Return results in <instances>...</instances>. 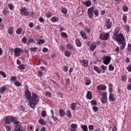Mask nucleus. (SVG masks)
Masks as SVG:
<instances>
[{
	"label": "nucleus",
	"instance_id": "46",
	"mask_svg": "<svg viewBox=\"0 0 131 131\" xmlns=\"http://www.w3.org/2000/svg\"><path fill=\"white\" fill-rule=\"evenodd\" d=\"M67 116H68V117H71V112H70V110H68L67 111Z\"/></svg>",
	"mask_w": 131,
	"mask_h": 131
},
{
	"label": "nucleus",
	"instance_id": "3",
	"mask_svg": "<svg viewBox=\"0 0 131 131\" xmlns=\"http://www.w3.org/2000/svg\"><path fill=\"white\" fill-rule=\"evenodd\" d=\"M113 38H114L115 40L117 41L118 43L119 42H121V41H125L124 36L122 33H120L119 34H118L117 36L113 37Z\"/></svg>",
	"mask_w": 131,
	"mask_h": 131
},
{
	"label": "nucleus",
	"instance_id": "54",
	"mask_svg": "<svg viewBox=\"0 0 131 131\" xmlns=\"http://www.w3.org/2000/svg\"><path fill=\"white\" fill-rule=\"evenodd\" d=\"M22 41L23 42H24V43H26L27 41V38L26 37H24L22 39Z\"/></svg>",
	"mask_w": 131,
	"mask_h": 131
},
{
	"label": "nucleus",
	"instance_id": "41",
	"mask_svg": "<svg viewBox=\"0 0 131 131\" xmlns=\"http://www.w3.org/2000/svg\"><path fill=\"white\" fill-rule=\"evenodd\" d=\"M91 80H89L86 79V80L85 81V83L86 85H90V84L91 83Z\"/></svg>",
	"mask_w": 131,
	"mask_h": 131
},
{
	"label": "nucleus",
	"instance_id": "24",
	"mask_svg": "<svg viewBox=\"0 0 131 131\" xmlns=\"http://www.w3.org/2000/svg\"><path fill=\"white\" fill-rule=\"evenodd\" d=\"M72 110H75L76 109V103H72L71 105Z\"/></svg>",
	"mask_w": 131,
	"mask_h": 131
},
{
	"label": "nucleus",
	"instance_id": "11",
	"mask_svg": "<svg viewBox=\"0 0 131 131\" xmlns=\"http://www.w3.org/2000/svg\"><path fill=\"white\" fill-rule=\"evenodd\" d=\"M106 28L107 29H111V27H112V22L110 21V18H107L106 19Z\"/></svg>",
	"mask_w": 131,
	"mask_h": 131
},
{
	"label": "nucleus",
	"instance_id": "5",
	"mask_svg": "<svg viewBox=\"0 0 131 131\" xmlns=\"http://www.w3.org/2000/svg\"><path fill=\"white\" fill-rule=\"evenodd\" d=\"M22 53V49L20 48H15L14 49V56L15 57H19Z\"/></svg>",
	"mask_w": 131,
	"mask_h": 131
},
{
	"label": "nucleus",
	"instance_id": "36",
	"mask_svg": "<svg viewBox=\"0 0 131 131\" xmlns=\"http://www.w3.org/2000/svg\"><path fill=\"white\" fill-rule=\"evenodd\" d=\"M118 33H119V30L117 29L115 30V32L113 33V35H114V37L117 35H118Z\"/></svg>",
	"mask_w": 131,
	"mask_h": 131
},
{
	"label": "nucleus",
	"instance_id": "19",
	"mask_svg": "<svg viewBox=\"0 0 131 131\" xmlns=\"http://www.w3.org/2000/svg\"><path fill=\"white\" fill-rule=\"evenodd\" d=\"M86 98L89 99V100H92L93 99V96H92V92L90 91H88L86 94Z\"/></svg>",
	"mask_w": 131,
	"mask_h": 131
},
{
	"label": "nucleus",
	"instance_id": "45",
	"mask_svg": "<svg viewBox=\"0 0 131 131\" xmlns=\"http://www.w3.org/2000/svg\"><path fill=\"white\" fill-rule=\"evenodd\" d=\"M123 11L124 12H127V11H128V8H127V7H126V6H124L123 7Z\"/></svg>",
	"mask_w": 131,
	"mask_h": 131
},
{
	"label": "nucleus",
	"instance_id": "2",
	"mask_svg": "<svg viewBox=\"0 0 131 131\" xmlns=\"http://www.w3.org/2000/svg\"><path fill=\"white\" fill-rule=\"evenodd\" d=\"M5 121L6 124H11L10 122L14 123V124H18L19 123V121L17 120L15 117L7 116L5 118Z\"/></svg>",
	"mask_w": 131,
	"mask_h": 131
},
{
	"label": "nucleus",
	"instance_id": "33",
	"mask_svg": "<svg viewBox=\"0 0 131 131\" xmlns=\"http://www.w3.org/2000/svg\"><path fill=\"white\" fill-rule=\"evenodd\" d=\"M91 105L92 106H97V101L93 100L91 101Z\"/></svg>",
	"mask_w": 131,
	"mask_h": 131
},
{
	"label": "nucleus",
	"instance_id": "59",
	"mask_svg": "<svg viewBox=\"0 0 131 131\" xmlns=\"http://www.w3.org/2000/svg\"><path fill=\"white\" fill-rule=\"evenodd\" d=\"M48 51V48H43L42 52H43V53H47Z\"/></svg>",
	"mask_w": 131,
	"mask_h": 131
},
{
	"label": "nucleus",
	"instance_id": "15",
	"mask_svg": "<svg viewBox=\"0 0 131 131\" xmlns=\"http://www.w3.org/2000/svg\"><path fill=\"white\" fill-rule=\"evenodd\" d=\"M82 4L86 7H90L92 5V2L91 1H87L85 2H82Z\"/></svg>",
	"mask_w": 131,
	"mask_h": 131
},
{
	"label": "nucleus",
	"instance_id": "60",
	"mask_svg": "<svg viewBox=\"0 0 131 131\" xmlns=\"http://www.w3.org/2000/svg\"><path fill=\"white\" fill-rule=\"evenodd\" d=\"M122 79L123 81H125L126 80V77L125 76H122Z\"/></svg>",
	"mask_w": 131,
	"mask_h": 131
},
{
	"label": "nucleus",
	"instance_id": "42",
	"mask_svg": "<svg viewBox=\"0 0 131 131\" xmlns=\"http://www.w3.org/2000/svg\"><path fill=\"white\" fill-rule=\"evenodd\" d=\"M16 34H20L22 32V29L19 28L18 29H17L16 31Z\"/></svg>",
	"mask_w": 131,
	"mask_h": 131
},
{
	"label": "nucleus",
	"instance_id": "9",
	"mask_svg": "<svg viewBox=\"0 0 131 131\" xmlns=\"http://www.w3.org/2000/svg\"><path fill=\"white\" fill-rule=\"evenodd\" d=\"M108 37H109L108 33H106L104 34H101L100 35V38L102 39V40H107V39H108Z\"/></svg>",
	"mask_w": 131,
	"mask_h": 131
},
{
	"label": "nucleus",
	"instance_id": "44",
	"mask_svg": "<svg viewBox=\"0 0 131 131\" xmlns=\"http://www.w3.org/2000/svg\"><path fill=\"white\" fill-rule=\"evenodd\" d=\"M127 16L126 15H124V16L123 17V20L125 23H126L127 22Z\"/></svg>",
	"mask_w": 131,
	"mask_h": 131
},
{
	"label": "nucleus",
	"instance_id": "58",
	"mask_svg": "<svg viewBox=\"0 0 131 131\" xmlns=\"http://www.w3.org/2000/svg\"><path fill=\"white\" fill-rule=\"evenodd\" d=\"M102 70H106L107 69V67H105L104 66H101Z\"/></svg>",
	"mask_w": 131,
	"mask_h": 131
},
{
	"label": "nucleus",
	"instance_id": "30",
	"mask_svg": "<svg viewBox=\"0 0 131 131\" xmlns=\"http://www.w3.org/2000/svg\"><path fill=\"white\" fill-rule=\"evenodd\" d=\"M59 114L60 116H64V115H65V112H64L63 110H60Z\"/></svg>",
	"mask_w": 131,
	"mask_h": 131
},
{
	"label": "nucleus",
	"instance_id": "26",
	"mask_svg": "<svg viewBox=\"0 0 131 131\" xmlns=\"http://www.w3.org/2000/svg\"><path fill=\"white\" fill-rule=\"evenodd\" d=\"M64 55L67 57H70V56H71V53H70V52H69V51H66L64 52Z\"/></svg>",
	"mask_w": 131,
	"mask_h": 131
},
{
	"label": "nucleus",
	"instance_id": "22",
	"mask_svg": "<svg viewBox=\"0 0 131 131\" xmlns=\"http://www.w3.org/2000/svg\"><path fill=\"white\" fill-rule=\"evenodd\" d=\"M94 69L97 73H101L102 71H101V69H100L97 66H94Z\"/></svg>",
	"mask_w": 131,
	"mask_h": 131
},
{
	"label": "nucleus",
	"instance_id": "12",
	"mask_svg": "<svg viewBox=\"0 0 131 131\" xmlns=\"http://www.w3.org/2000/svg\"><path fill=\"white\" fill-rule=\"evenodd\" d=\"M13 131H23V127L19 124L15 125V128Z\"/></svg>",
	"mask_w": 131,
	"mask_h": 131
},
{
	"label": "nucleus",
	"instance_id": "20",
	"mask_svg": "<svg viewBox=\"0 0 131 131\" xmlns=\"http://www.w3.org/2000/svg\"><path fill=\"white\" fill-rule=\"evenodd\" d=\"M7 90V86H4L3 87H1L0 88V94H4L5 92H6V90Z\"/></svg>",
	"mask_w": 131,
	"mask_h": 131
},
{
	"label": "nucleus",
	"instance_id": "28",
	"mask_svg": "<svg viewBox=\"0 0 131 131\" xmlns=\"http://www.w3.org/2000/svg\"><path fill=\"white\" fill-rule=\"evenodd\" d=\"M41 115L42 117H46L47 116V112L46 111H42Z\"/></svg>",
	"mask_w": 131,
	"mask_h": 131
},
{
	"label": "nucleus",
	"instance_id": "55",
	"mask_svg": "<svg viewBox=\"0 0 131 131\" xmlns=\"http://www.w3.org/2000/svg\"><path fill=\"white\" fill-rule=\"evenodd\" d=\"M127 70L129 72H131V64H129V66L127 67Z\"/></svg>",
	"mask_w": 131,
	"mask_h": 131
},
{
	"label": "nucleus",
	"instance_id": "35",
	"mask_svg": "<svg viewBox=\"0 0 131 131\" xmlns=\"http://www.w3.org/2000/svg\"><path fill=\"white\" fill-rule=\"evenodd\" d=\"M61 36L63 37L68 38V35H67V33L65 32H62L61 33Z\"/></svg>",
	"mask_w": 131,
	"mask_h": 131
},
{
	"label": "nucleus",
	"instance_id": "21",
	"mask_svg": "<svg viewBox=\"0 0 131 131\" xmlns=\"http://www.w3.org/2000/svg\"><path fill=\"white\" fill-rule=\"evenodd\" d=\"M76 43L77 47H78L79 48H80V47H81V42L79 39H76Z\"/></svg>",
	"mask_w": 131,
	"mask_h": 131
},
{
	"label": "nucleus",
	"instance_id": "57",
	"mask_svg": "<svg viewBox=\"0 0 131 131\" xmlns=\"http://www.w3.org/2000/svg\"><path fill=\"white\" fill-rule=\"evenodd\" d=\"M89 128L90 130H93V129H94V125H89Z\"/></svg>",
	"mask_w": 131,
	"mask_h": 131
},
{
	"label": "nucleus",
	"instance_id": "14",
	"mask_svg": "<svg viewBox=\"0 0 131 131\" xmlns=\"http://www.w3.org/2000/svg\"><path fill=\"white\" fill-rule=\"evenodd\" d=\"M97 89L98 90V91H106V86H105V85H98L97 87Z\"/></svg>",
	"mask_w": 131,
	"mask_h": 131
},
{
	"label": "nucleus",
	"instance_id": "32",
	"mask_svg": "<svg viewBox=\"0 0 131 131\" xmlns=\"http://www.w3.org/2000/svg\"><path fill=\"white\" fill-rule=\"evenodd\" d=\"M16 79H17V77L16 76H13V77H11V78H10V80L11 81V82H14L15 81H16Z\"/></svg>",
	"mask_w": 131,
	"mask_h": 131
},
{
	"label": "nucleus",
	"instance_id": "37",
	"mask_svg": "<svg viewBox=\"0 0 131 131\" xmlns=\"http://www.w3.org/2000/svg\"><path fill=\"white\" fill-rule=\"evenodd\" d=\"M8 33H9V34H13V28H12V27L9 28Z\"/></svg>",
	"mask_w": 131,
	"mask_h": 131
},
{
	"label": "nucleus",
	"instance_id": "53",
	"mask_svg": "<svg viewBox=\"0 0 131 131\" xmlns=\"http://www.w3.org/2000/svg\"><path fill=\"white\" fill-rule=\"evenodd\" d=\"M5 128L7 131H11V126H10L9 125H6L5 126Z\"/></svg>",
	"mask_w": 131,
	"mask_h": 131
},
{
	"label": "nucleus",
	"instance_id": "13",
	"mask_svg": "<svg viewBox=\"0 0 131 131\" xmlns=\"http://www.w3.org/2000/svg\"><path fill=\"white\" fill-rule=\"evenodd\" d=\"M118 45L120 46L122 45L120 47V50H124L126 43L125 42V41H122L121 42H119Z\"/></svg>",
	"mask_w": 131,
	"mask_h": 131
},
{
	"label": "nucleus",
	"instance_id": "47",
	"mask_svg": "<svg viewBox=\"0 0 131 131\" xmlns=\"http://www.w3.org/2000/svg\"><path fill=\"white\" fill-rule=\"evenodd\" d=\"M67 48H69L70 50H72L73 49V46L71 44L67 45Z\"/></svg>",
	"mask_w": 131,
	"mask_h": 131
},
{
	"label": "nucleus",
	"instance_id": "1",
	"mask_svg": "<svg viewBox=\"0 0 131 131\" xmlns=\"http://www.w3.org/2000/svg\"><path fill=\"white\" fill-rule=\"evenodd\" d=\"M25 88H27V89L25 92V96L26 98L28 99L29 106L31 108H35V105H37L38 103V97H37V95L35 93H32L31 96V93L29 92V90H28L27 85H26Z\"/></svg>",
	"mask_w": 131,
	"mask_h": 131
},
{
	"label": "nucleus",
	"instance_id": "39",
	"mask_svg": "<svg viewBox=\"0 0 131 131\" xmlns=\"http://www.w3.org/2000/svg\"><path fill=\"white\" fill-rule=\"evenodd\" d=\"M108 70L110 71H113V70H114V67H113L112 64H110L108 67Z\"/></svg>",
	"mask_w": 131,
	"mask_h": 131
},
{
	"label": "nucleus",
	"instance_id": "17",
	"mask_svg": "<svg viewBox=\"0 0 131 131\" xmlns=\"http://www.w3.org/2000/svg\"><path fill=\"white\" fill-rule=\"evenodd\" d=\"M71 127L72 128V129H71V131H76V128H77V124L73 123L71 125Z\"/></svg>",
	"mask_w": 131,
	"mask_h": 131
},
{
	"label": "nucleus",
	"instance_id": "16",
	"mask_svg": "<svg viewBox=\"0 0 131 131\" xmlns=\"http://www.w3.org/2000/svg\"><path fill=\"white\" fill-rule=\"evenodd\" d=\"M96 48H97V45L96 42H93L92 44L90 46V49L91 51H94Z\"/></svg>",
	"mask_w": 131,
	"mask_h": 131
},
{
	"label": "nucleus",
	"instance_id": "31",
	"mask_svg": "<svg viewBox=\"0 0 131 131\" xmlns=\"http://www.w3.org/2000/svg\"><path fill=\"white\" fill-rule=\"evenodd\" d=\"M8 7L9 9L11 10V11L14 10V6L12 3L8 4Z\"/></svg>",
	"mask_w": 131,
	"mask_h": 131
},
{
	"label": "nucleus",
	"instance_id": "38",
	"mask_svg": "<svg viewBox=\"0 0 131 131\" xmlns=\"http://www.w3.org/2000/svg\"><path fill=\"white\" fill-rule=\"evenodd\" d=\"M61 12L62 14H64V15H66V14H67V9L66 8H62L61 9Z\"/></svg>",
	"mask_w": 131,
	"mask_h": 131
},
{
	"label": "nucleus",
	"instance_id": "7",
	"mask_svg": "<svg viewBox=\"0 0 131 131\" xmlns=\"http://www.w3.org/2000/svg\"><path fill=\"white\" fill-rule=\"evenodd\" d=\"M20 12L22 16H28L29 15V11H27V9L25 8L20 9Z\"/></svg>",
	"mask_w": 131,
	"mask_h": 131
},
{
	"label": "nucleus",
	"instance_id": "18",
	"mask_svg": "<svg viewBox=\"0 0 131 131\" xmlns=\"http://www.w3.org/2000/svg\"><path fill=\"white\" fill-rule=\"evenodd\" d=\"M38 122L41 125H47V123L46 122V121L43 120V119H40L38 120Z\"/></svg>",
	"mask_w": 131,
	"mask_h": 131
},
{
	"label": "nucleus",
	"instance_id": "50",
	"mask_svg": "<svg viewBox=\"0 0 131 131\" xmlns=\"http://www.w3.org/2000/svg\"><path fill=\"white\" fill-rule=\"evenodd\" d=\"M14 84L16 85V86H21V83L18 81H15L14 82Z\"/></svg>",
	"mask_w": 131,
	"mask_h": 131
},
{
	"label": "nucleus",
	"instance_id": "56",
	"mask_svg": "<svg viewBox=\"0 0 131 131\" xmlns=\"http://www.w3.org/2000/svg\"><path fill=\"white\" fill-rule=\"evenodd\" d=\"M59 49L60 51H61L62 52H63V51H64V46H63L62 45H60L59 46Z\"/></svg>",
	"mask_w": 131,
	"mask_h": 131
},
{
	"label": "nucleus",
	"instance_id": "25",
	"mask_svg": "<svg viewBox=\"0 0 131 131\" xmlns=\"http://www.w3.org/2000/svg\"><path fill=\"white\" fill-rule=\"evenodd\" d=\"M18 69H20V70H23L25 69V66L23 64L19 65L18 67Z\"/></svg>",
	"mask_w": 131,
	"mask_h": 131
},
{
	"label": "nucleus",
	"instance_id": "61",
	"mask_svg": "<svg viewBox=\"0 0 131 131\" xmlns=\"http://www.w3.org/2000/svg\"><path fill=\"white\" fill-rule=\"evenodd\" d=\"M63 71H64L65 72L68 71V67H64L63 68Z\"/></svg>",
	"mask_w": 131,
	"mask_h": 131
},
{
	"label": "nucleus",
	"instance_id": "63",
	"mask_svg": "<svg viewBox=\"0 0 131 131\" xmlns=\"http://www.w3.org/2000/svg\"><path fill=\"white\" fill-rule=\"evenodd\" d=\"M127 90H128V91H131V84L127 85Z\"/></svg>",
	"mask_w": 131,
	"mask_h": 131
},
{
	"label": "nucleus",
	"instance_id": "62",
	"mask_svg": "<svg viewBox=\"0 0 131 131\" xmlns=\"http://www.w3.org/2000/svg\"><path fill=\"white\" fill-rule=\"evenodd\" d=\"M29 26L30 28H32V27H33V23H30L29 24Z\"/></svg>",
	"mask_w": 131,
	"mask_h": 131
},
{
	"label": "nucleus",
	"instance_id": "4",
	"mask_svg": "<svg viewBox=\"0 0 131 131\" xmlns=\"http://www.w3.org/2000/svg\"><path fill=\"white\" fill-rule=\"evenodd\" d=\"M94 12L95 8L94 7H91L88 9V15L90 19H93Z\"/></svg>",
	"mask_w": 131,
	"mask_h": 131
},
{
	"label": "nucleus",
	"instance_id": "51",
	"mask_svg": "<svg viewBox=\"0 0 131 131\" xmlns=\"http://www.w3.org/2000/svg\"><path fill=\"white\" fill-rule=\"evenodd\" d=\"M30 50L31 52H36V51H37V48L36 47L31 48H30Z\"/></svg>",
	"mask_w": 131,
	"mask_h": 131
},
{
	"label": "nucleus",
	"instance_id": "43",
	"mask_svg": "<svg viewBox=\"0 0 131 131\" xmlns=\"http://www.w3.org/2000/svg\"><path fill=\"white\" fill-rule=\"evenodd\" d=\"M46 42V40L45 39H40L39 41L38 42V45H41V43H45Z\"/></svg>",
	"mask_w": 131,
	"mask_h": 131
},
{
	"label": "nucleus",
	"instance_id": "6",
	"mask_svg": "<svg viewBox=\"0 0 131 131\" xmlns=\"http://www.w3.org/2000/svg\"><path fill=\"white\" fill-rule=\"evenodd\" d=\"M102 95V98L101 99V103L102 104H106V103H107V93L104 92Z\"/></svg>",
	"mask_w": 131,
	"mask_h": 131
},
{
	"label": "nucleus",
	"instance_id": "48",
	"mask_svg": "<svg viewBox=\"0 0 131 131\" xmlns=\"http://www.w3.org/2000/svg\"><path fill=\"white\" fill-rule=\"evenodd\" d=\"M52 13H51L50 12H48L47 14H46V17L47 18H51V17H52Z\"/></svg>",
	"mask_w": 131,
	"mask_h": 131
},
{
	"label": "nucleus",
	"instance_id": "10",
	"mask_svg": "<svg viewBox=\"0 0 131 131\" xmlns=\"http://www.w3.org/2000/svg\"><path fill=\"white\" fill-rule=\"evenodd\" d=\"M103 59H105L103 60V63L106 65H108V64H109L111 61V57L109 56H107L106 57H105Z\"/></svg>",
	"mask_w": 131,
	"mask_h": 131
},
{
	"label": "nucleus",
	"instance_id": "52",
	"mask_svg": "<svg viewBox=\"0 0 131 131\" xmlns=\"http://www.w3.org/2000/svg\"><path fill=\"white\" fill-rule=\"evenodd\" d=\"M69 83H70V79H67L66 82V85H69Z\"/></svg>",
	"mask_w": 131,
	"mask_h": 131
},
{
	"label": "nucleus",
	"instance_id": "23",
	"mask_svg": "<svg viewBox=\"0 0 131 131\" xmlns=\"http://www.w3.org/2000/svg\"><path fill=\"white\" fill-rule=\"evenodd\" d=\"M109 100L112 102H114V100H115V98L114 97V95H113V94H110V97H109Z\"/></svg>",
	"mask_w": 131,
	"mask_h": 131
},
{
	"label": "nucleus",
	"instance_id": "27",
	"mask_svg": "<svg viewBox=\"0 0 131 131\" xmlns=\"http://www.w3.org/2000/svg\"><path fill=\"white\" fill-rule=\"evenodd\" d=\"M58 18H57V17L54 16L52 18H51V21H52V22H58Z\"/></svg>",
	"mask_w": 131,
	"mask_h": 131
},
{
	"label": "nucleus",
	"instance_id": "29",
	"mask_svg": "<svg viewBox=\"0 0 131 131\" xmlns=\"http://www.w3.org/2000/svg\"><path fill=\"white\" fill-rule=\"evenodd\" d=\"M0 75H2V76L4 78H6V77H7V74H6V73L5 72H4L3 71H0Z\"/></svg>",
	"mask_w": 131,
	"mask_h": 131
},
{
	"label": "nucleus",
	"instance_id": "49",
	"mask_svg": "<svg viewBox=\"0 0 131 131\" xmlns=\"http://www.w3.org/2000/svg\"><path fill=\"white\" fill-rule=\"evenodd\" d=\"M93 109L95 112H98V111H99V108H98L97 106H93Z\"/></svg>",
	"mask_w": 131,
	"mask_h": 131
},
{
	"label": "nucleus",
	"instance_id": "40",
	"mask_svg": "<svg viewBox=\"0 0 131 131\" xmlns=\"http://www.w3.org/2000/svg\"><path fill=\"white\" fill-rule=\"evenodd\" d=\"M94 15H95L96 17H98V16H99V10H98V9H95L94 10Z\"/></svg>",
	"mask_w": 131,
	"mask_h": 131
},
{
	"label": "nucleus",
	"instance_id": "64",
	"mask_svg": "<svg viewBox=\"0 0 131 131\" xmlns=\"http://www.w3.org/2000/svg\"><path fill=\"white\" fill-rule=\"evenodd\" d=\"M38 76H42V72L38 71Z\"/></svg>",
	"mask_w": 131,
	"mask_h": 131
},
{
	"label": "nucleus",
	"instance_id": "8",
	"mask_svg": "<svg viewBox=\"0 0 131 131\" xmlns=\"http://www.w3.org/2000/svg\"><path fill=\"white\" fill-rule=\"evenodd\" d=\"M80 63L82 66L84 67H89V60L86 59H81L80 60Z\"/></svg>",
	"mask_w": 131,
	"mask_h": 131
},
{
	"label": "nucleus",
	"instance_id": "34",
	"mask_svg": "<svg viewBox=\"0 0 131 131\" xmlns=\"http://www.w3.org/2000/svg\"><path fill=\"white\" fill-rule=\"evenodd\" d=\"M81 128H82L83 131H88V126L82 125L81 126Z\"/></svg>",
	"mask_w": 131,
	"mask_h": 131
}]
</instances>
